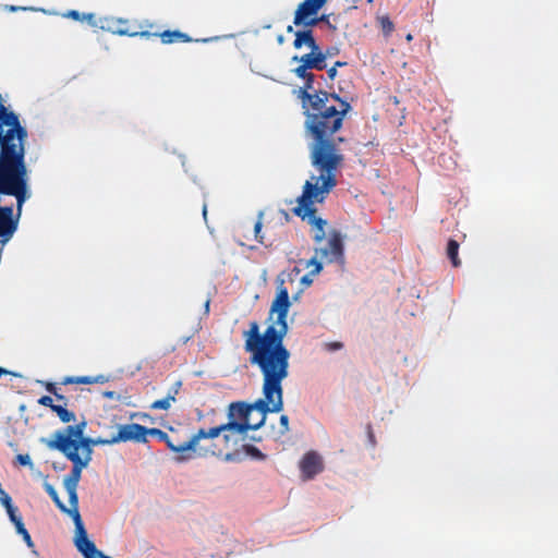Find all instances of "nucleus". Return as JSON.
I'll return each instance as SVG.
<instances>
[{"label": "nucleus", "mask_w": 558, "mask_h": 558, "mask_svg": "<svg viewBox=\"0 0 558 558\" xmlns=\"http://www.w3.org/2000/svg\"><path fill=\"white\" fill-rule=\"evenodd\" d=\"M459 243L450 239L447 244V257L450 259L453 267H459L461 265V260L458 256L459 253Z\"/></svg>", "instance_id": "nucleus-21"}, {"label": "nucleus", "mask_w": 558, "mask_h": 558, "mask_svg": "<svg viewBox=\"0 0 558 558\" xmlns=\"http://www.w3.org/2000/svg\"><path fill=\"white\" fill-rule=\"evenodd\" d=\"M324 348L329 352H333L341 350L343 348V343L340 341L326 342L324 343Z\"/></svg>", "instance_id": "nucleus-30"}, {"label": "nucleus", "mask_w": 558, "mask_h": 558, "mask_svg": "<svg viewBox=\"0 0 558 558\" xmlns=\"http://www.w3.org/2000/svg\"><path fill=\"white\" fill-rule=\"evenodd\" d=\"M342 258L343 243L341 234L338 231H332L327 244L315 248V255L307 260L306 267H313L310 271L311 275H318L323 269V260L327 263H335Z\"/></svg>", "instance_id": "nucleus-6"}, {"label": "nucleus", "mask_w": 558, "mask_h": 558, "mask_svg": "<svg viewBox=\"0 0 558 558\" xmlns=\"http://www.w3.org/2000/svg\"><path fill=\"white\" fill-rule=\"evenodd\" d=\"M66 407L68 405L64 404H56L51 410L63 423H70L75 420V414L72 411H69Z\"/></svg>", "instance_id": "nucleus-22"}, {"label": "nucleus", "mask_w": 558, "mask_h": 558, "mask_svg": "<svg viewBox=\"0 0 558 558\" xmlns=\"http://www.w3.org/2000/svg\"><path fill=\"white\" fill-rule=\"evenodd\" d=\"M304 85L300 88V98L303 100V104H310L314 100V96H322V94H330L326 90H316L314 88L315 75L313 73H308V76L304 77Z\"/></svg>", "instance_id": "nucleus-16"}, {"label": "nucleus", "mask_w": 558, "mask_h": 558, "mask_svg": "<svg viewBox=\"0 0 558 558\" xmlns=\"http://www.w3.org/2000/svg\"><path fill=\"white\" fill-rule=\"evenodd\" d=\"M210 39L209 38H204V39H195V41H202V43H207L209 41Z\"/></svg>", "instance_id": "nucleus-51"}, {"label": "nucleus", "mask_w": 558, "mask_h": 558, "mask_svg": "<svg viewBox=\"0 0 558 558\" xmlns=\"http://www.w3.org/2000/svg\"><path fill=\"white\" fill-rule=\"evenodd\" d=\"M54 505L57 506V508L63 512V513H66L68 514V507L62 502V500L60 499L59 496H57V499H52Z\"/></svg>", "instance_id": "nucleus-35"}, {"label": "nucleus", "mask_w": 558, "mask_h": 558, "mask_svg": "<svg viewBox=\"0 0 558 558\" xmlns=\"http://www.w3.org/2000/svg\"><path fill=\"white\" fill-rule=\"evenodd\" d=\"M86 422H81L76 425H69L63 429L56 430L51 438L43 439L41 441L51 450L60 452L76 451L75 441L84 436Z\"/></svg>", "instance_id": "nucleus-8"}, {"label": "nucleus", "mask_w": 558, "mask_h": 558, "mask_svg": "<svg viewBox=\"0 0 558 558\" xmlns=\"http://www.w3.org/2000/svg\"><path fill=\"white\" fill-rule=\"evenodd\" d=\"M368 437H369V440L374 444V435H373V432H372V427L371 425H368Z\"/></svg>", "instance_id": "nucleus-47"}, {"label": "nucleus", "mask_w": 558, "mask_h": 558, "mask_svg": "<svg viewBox=\"0 0 558 558\" xmlns=\"http://www.w3.org/2000/svg\"><path fill=\"white\" fill-rule=\"evenodd\" d=\"M238 453L236 452H228L223 456V460L226 462H232L238 460Z\"/></svg>", "instance_id": "nucleus-40"}, {"label": "nucleus", "mask_w": 558, "mask_h": 558, "mask_svg": "<svg viewBox=\"0 0 558 558\" xmlns=\"http://www.w3.org/2000/svg\"><path fill=\"white\" fill-rule=\"evenodd\" d=\"M326 2L327 0H304L294 13V25L300 26L306 19L317 14Z\"/></svg>", "instance_id": "nucleus-13"}, {"label": "nucleus", "mask_w": 558, "mask_h": 558, "mask_svg": "<svg viewBox=\"0 0 558 558\" xmlns=\"http://www.w3.org/2000/svg\"><path fill=\"white\" fill-rule=\"evenodd\" d=\"M292 61L304 62L310 70L315 69L322 71L327 66L326 54H323L319 47L317 50H311V52L303 54L302 57L294 56Z\"/></svg>", "instance_id": "nucleus-14"}, {"label": "nucleus", "mask_w": 558, "mask_h": 558, "mask_svg": "<svg viewBox=\"0 0 558 558\" xmlns=\"http://www.w3.org/2000/svg\"><path fill=\"white\" fill-rule=\"evenodd\" d=\"M337 53H338V49L337 48H327L326 51L323 52V54H326V59L328 57H333Z\"/></svg>", "instance_id": "nucleus-42"}, {"label": "nucleus", "mask_w": 558, "mask_h": 558, "mask_svg": "<svg viewBox=\"0 0 558 558\" xmlns=\"http://www.w3.org/2000/svg\"><path fill=\"white\" fill-rule=\"evenodd\" d=\"M44 487H45V490L47 492V494L51 497V499H57V496H59V495L51 484L46 483L44 485Z\"/></svg>", "instance_id": "nucleus-33"}, {"label": "nucleus", "mask_w": 558, "mask_h": 558, "mask_svg": "<svg viewBox=\"0 0 558 558\" xmlns=\"http://www.w3.org/2000/svg\"><path fill=\"white\" fill-rule=\"evenodd\" d=\"M327 75L330 80H335L337 76V68L332 65L330 69H328Z\"/></svg>", "instance_id": "nucleus-43"}, {"label": "nucleus", "mask_w": 558, "mask_h": 558, "mask_svg": "<svg viewBox=\"0 0 558 558\" xmlns=\"http://www.w3.org/2000/svg\"><path fill=\"white\" fill-rule=\"evenodd\" d=\"M83 20L87 21L93 26H97V23L95 22V14H93V13L83 14V17L81 21H83Z\"/></svg>", "instance_id": "nucleus-37"}, {"label": "nucleus", "mask_w": 558, "mask_h": 558, "mask_svg": "<svg viewBox=\"0 0 558 558\" xmlns=\"http://www.w3.org/2000/svg\"><path fill=\"white\" fill-rule=\"evenodd\" d=\"M151 37H160L161 43L166 45L173 43H191L194 40L187 34L180 31H165L161 33L156 32L151 33Z\"/></svg>", "instance_id": "nucleus-18"}, {"label": "nucleus", "mask_w": 558, "mask_h": 558, "mask_svg": "<svg viewBox=\"0 0 558 558\" xmlns=\"http://www.w3.org/2000/svg\"><path fill=\"white\" fill-rule=\"evenodd\" d=\"M38 403L45 407H48L52 410V407L56 404L53 403V399L50 396H43L38 399Z\"/></svg>", "instance_id": "nucleus-32"}, {"label": "nucleus", "mask_w": 558, "mask_h": 558, "mask_svg": "<svg viewBox=\"0 0 558 558\" xmlns=\"http://www.w3.org/2000/svg\"><path fill=\"white\" fill-rule=\"evenodd\" d=\"M64 488L69 495L70 508H68V514L73 519V522L76 523L77 515H81L78 511L77 487L64 486Z\"/></svg>", "instance_id": "nucleus-20"}, {"label": "nucleus", "mask_w": 558, "mask_h": 558, "mask_svg": "<svg viewBox=\"0 0 558 558\" xmlns=\"http://www.w3.org/2000/svg\"><path fill=\"white\" fill-rule=\"evenodd\" d=\"M412 38H413V37H412V35H411V34H409V35L407 36V40H408V41H411V40H412Z\"/></svg>", "instance_id": "nucleus-53"}, {"label": "nucleus", "mask_w": 558, "mask_h": 558, "mask_svg": "<svg viewBox=\"0 0 558 558\" xmlns=\"http://www.w3.org/2000/svg\"><path fill=\"white\" fill-rule=\"evenodd\" d=\"M8 374H11V375H14V376H17V374L15 373H12L3 367L0 366V377L3 376V375H8Z\"/></svg>", "instance_id": "nucleus-45"}, {"label": "nucleus", "mask_w": 558, "mask_h": 558, "mask_svg": "<svg viewBox=\"0 0 558 558\" xmlns=\"http://www.w3.org/2000/svg\"><path fill=\"white\" fill-rule=\"evenodd\" d=\"M250 363L258 366L263 376L264 399H258L252 404L245 402H232L228 408L229 421L225 424L205 429V441L217 438L221 433L226 445L231 441V434H245L247 430L260 428L267 413H278L283 409L282 381L289 376V369L274 368L250 356Z\"/></svg>", "instance_id": "nucleus-2"}, {"label": "nucleus", "mask_w": 558, "mask_h": 558, "mask_svg": "<svg viewBox=\"0 0 558 558\" xmlns=\"http://www.w3.org/2000/svg\"><path fill=\"white\" fill-rule=\"evenodd\" d=\"M205 308H206V312H208V310H209V300L206 301Z\"/></svg>", "instance_id": "nucleus-52"}, {"label": "nucleus", "mask_w": 558, "mask_h": 558, "mask_svg": "<svg viewBox=\"0 0 558 558\" xmlns=\"http://www.w3.org/2000/svg\"><path fill=\"white\" fill-rule=\"evenodd\" d=\"M16 532L23 537L24 542L28 547H34V543L28 531L25 529L24 523H20L15 526Z\"/></svg>", "instance_id": "nucleus-24"}, {"label": "nucleus", "mask_w": 558, "mask_h": 558, "mask_svg": "<svg viewBox=\"0 0 558 558\" xmlns=\"http://www.w3.org/2000/svg\"><path fill=\"white\" fill-rule=\"evenodd\" d=\"M99 27L113 35L150 38L151 32L148 28H153V24L147 22L143 24L137 21H130L120 17H105L100 20Z\"/></svg>", "instance_id": "nucleus-7"}, {"label": "nucleus", "mask_w": 558, "mask_h": 558, "mask_svg": "<svg viewBox=\"0 0 558 558\" xmlns=\"http://www.w3.org/2000/svg\"><path fill=\"white\" fill-rule=\"evenodd\" d=\"M147 435L157 437L160 441H163L171 451L178 453L179 456L175 457L177 462H183L194 457L206 458L209 456L220 457L222 454L221 449L217 448L215 445L202 442L205 441V428H199L190 439L184 441H179L173 436L155 427L147 428Z\"/></svg>", "instance_id": "nucleus-4"}, {"label": "nucleus", "mask_w": 558, "mask_h": 558, "mask_svg": "<svg viewBox=\"0 0 558 558\" xmlns=\"http://www.w3.org/2000/svg\"><path fill=\"white\" fill-rule=\"evenodd\" d=\"M348 63L344 62V61H337L335 62L333 66L336 68H341V66H345Z\"/></svg>", "instance_id": "nucleus-46"}, {"label": "nucleus", "mask_w": 558, "mask_h": 558, "mask_svg": "<svg viewBox=\"0 0 558 558\" xmlns=\"http://www.w3.org/2000/svg\"><path fill=\"white\" fill-rule=\"evenodd\" d=\"M300 470L305 480H312L324 470L322 457L315 451L305 453L300 461Z\"/></svg>", "instance_id": "nucleus-12"}, {"label": "nucleus", "mask_w": 558, "mask_h": 558, "mask_svg": "<svg viewBox=\"0 0 558 558\" xmlns=\"http://www.w3.org/2000/svg\"><path fill=\"white\" fill-rule=\"evenodd\" d=\"M295 38L293 41V47L295 49H300L303 46L308 47L311 50H317L319 47L314 38V34L312 29L296 31L294 32Z\"/></svg>", "instance_id": "nucleus-17"}, {"label": "nucleus", "mask_w": 558, "mask_h": 558, "mask_svg": "<svg viewBox=\"0 0 558 558\" xmlns=\"http://www.w3.org/2000/svg\"><path fill=\"white\" fill-rule=\"evenodd\" d=\"M263 215L260 214L259 215V218L257 219V221L255 222L254 225V233H255V239L260 243V244H265V241H264V236L262 234V227H263Z\"/></svg>", "instance_id": "nucleus-26"}, {"label": "nucleus", "mask_w": 558, "mask_h": 558, "mask_svg": "<svg viewBox=\"0 0 558 558\" xmlns=\"http://www.w3.org/2000/svg\"><path fill=\"white\" fill-rule=\"evenodd\" d=\"M280 425L282 427L281 433L286 434L289 430V417L287 415L280 416Z\"/></svg>", "instance_id": "nucleus-34"}, {"label": "nucleus", "mask_w": 558, "mask_h": 558, "mask_svg": "<svg viewBox=\"0 0 558 558\" xmlns=\"http://www.w3.org/2000/svg\"><path fill=\"white\" fill-rule=\"evenodd\" d=\"M98 445H110L109 438H90V437H82L75 441V447H77V451L82 449L81 459H88V462L92 461L93 454V446Z\"/></svg>", "instance_id": "nucleus-15"}, {"label": "nucleus", "mask_w": 558, "mask_h": 558, "mask_svg": "<svg viewBox=\"0 0 558 558\" xmlns=\"http://www.w3.org/2000/svg\"><path fill=\"white\" fill-rule=\"evenodd\" d=\"M19 410H20V412H24L26 410V405L25 404H21Z\"/></svg>", "instance_id": "nucleus-50"}, {"label": "nucleus", "mask_w": 558, "mask_h": 558, "mask_svg": "<svg viewBox=\"0 0 558 558\" xmlns=\"http://www.w3.org/2000/svg\"><path fill=\"white\" fill-rule=\"evenodd\" d=\"M319 22L318 19H306L304 23H302L301 25L305 26V27H312V26H315L317 23Z\"/></svg>", "instance_id": "nucleus-41"}, {"label": "nucleus", "mask_w": 558, "mask_h": 558, "mask_svg": "<svg viewBox=\"0 0 558 558\" xmlns=\"http://www.w3.org/2000/svg\"><path fill=\"white\" fill-rule=\"evenodd\" d=\"M287 32H288V33H294L293 26L289 25V26L287 27Z\"/></svg>", "instance_id": "nucleus-49"}, {"label": "nucleus", "mask_w": 558, "mask_h": 558, "mask_svg": "<svg viewBox=\"0 0 558 558\" xmlns=\"http://www.w3.org/2000/svg\"><path fill=\"white\" fill-rule=\"evenodd\" d=\"M147 427L137 424V423H131V424H124L120 425L118 428V433L109 438L110 445H114L118 442H126V441H134V442H146L147 441Z\"/></svg>", "instance_id": "nucleus-10"}, {"label": "nucleus", "mask_w": 558, "mask_h": 558, "mask_svg": "<svg viewBox=\"0 0 558 558\" xmlns=\"http://www.w3.org/2000/svg\"><path fill=\"white\" fill-rule=\"evenodd\" d=\"M308 68L306 66V64L304 62H300V65L296 66L294 70H293V73L300 77V78H304L306 76H308Z\"/></svg>", "instance_id": "nucleus-29"}, {"label": "nucleus", "mask_w": 558, "mask_h": 558, "mask_svg": "<svg viewBox=\"0 0 558 558\" xmlns=\"http://www.w3.org/2000/svg\"><path fill=\"white\" fill-rule=\"evenodd\" d=\"M7 513L10 518V521L14 524V526H16L20 523H23L22 517L17 514V508L15 506L7 509Z\"/></svg>", "instance_id": "nucleus-28"}, {"label": "nucleus", "mask_w": 558, "mask_h": 558, "mask_svg": "<svg viewBox=\"0 0 558 558\" xmlns=\"http://www.w3.org/2000/svg\"><path fill=\"white\" fill-rule=\"evenodd\" d=\"M27 130L19 114L4 105L0 94V144H26Z\"/></svg>", "instance_id": "nucleus-5"}, {"label": "nucleus", "mask_w": 558, "mask_h": 558, "mask_svg": "<svg viewBox=\"0 0 558 558\" xmlns=\"http://www.w3.org/2000/svg\"><path fill=\"white\" fill-rule=\"evenodd\" d=\"M379 24L384 33L387 35L390 34L395 28L392 21L388 16H381L379 19Z\"/></svg>", "instance_id": "nucleus-27"}, {"label": "nucleus", "mask_w": 558, "mask_h": 558, "mask_svg": "<svg viewBox=\"0 0 558 558\" xmlns=\"http://www.w3.org/2000/svg\"><path fill=\"white\" fill-rule=\"evenodd\" d=\"M206 214H207V209H206V206H204V208H203V215H204V217H206Z\"/></svg>", "instance_id": "nucleus-54"}, {"label": "nucleus", "mask_w": 558, "mask_h": 558, "mask_svg": "<svg viewBox=\"0 0 558 558\" xmlns=\"http://www.w3.org/2000/svg\"><path fill=\"white\" fill-rule=\"evenodd\" d=\"M318 20H319V22H326V23L329 22L327 15H322Z\"/></svg>", "instance_id": "nucleus-48"}, {"label": "nucleus", "mask_w": 558, "mask_h": 558, "mask_svg": "<svg viewBox=\"0 0 558 558\" xmlns=\"http://www.w3.org/2000/svg\"><path fill=\"white\" fill-rule=\"evenodd\" d=\"M243 450L251 457L256 459H264L265 454L255 446L253 445H244Z\"/></svg>", "instance_id": "nucleus-25"}, {"label": "nucleus", "mask_w": 558, "mask_h": 558, "mask_svg": "<svg viewBox=\"0 0 558 558\" xmlns=\"http://www.w3.org/2000/svg\"><path fill=\"white\" fill-rule=\"evenodd\" d=\"M108 380H109L108 376L99 374L97 376L65 377L62 380V385H71V384H81V385L105 384Z\"/></svg>", "instance_id": "nucleus-19"}, {"label": "nucleus", "mask_w": 558, "mask_h": 558, "mask_svg": "<svg viewBox=\"0 0 558 558\" xmlns=\"http://www.w3.org/2000/svg\"><path fill=\"white\" fill-rule=\"evenodd\" d=\"M102 396H104L105 398H107V399H114V398H117V395H116V392H114V391H105V392L102 393Z\"/></svg>", "instance_id": "nucleus-44"}, {"label": "nucleus", "mask_w": 558, "mask_h": 558, "mask_svg": "<svg viewBox=\"0 0 558 558\" xmlns=\"http://www.w3.org/2000/svg\"><path fill=\"white\" fill-rule=\"evenodd\" d=\"M76 519V523H74V544L77 550L84 556V558H111L109 556L104 555L99 549H97L94 542L88 539L87 532L85 530L81 515H77Z\"/></svg>", "instance_id": "nucleus-9"}, {"label": "nucleus", "mask_w": 558, "mask_h": 558, "mask_svg": "<svg viewBox=\"0 0 558 558\" xmlns=\"http://www.w3.org/2000/svg\"><path fill=\"white\" fill-rule=\"evenodd\" d=\"M327 25H328V27H329V28H331V29H336V27H335V26H332V25L330 24V22H328V23H327Z\"/></svg>", "instance_id": "nucleus-55"}, {"label": "nucleus", "mask_w": 558, "mask_h": 558, "mask_svg": "<svg viewBox=\"0 0 558 558\" xmlns=\"http://www.w3.org/2000/svg\"><path fill=\"white\" fill-rule=\"evenodd\" d=\"M16 461L19 462L20 465L31 466V468L33 466L32 459L28 454H17Z\"/></svg>", "instance_id": "nucleus-31"}, {"label": "nucleus", "mask_w": 558, "mask_h": 558, "mask_svg": "<svg viewBox=\"0 0 558 558\" xmlns=\"http://www.w3.org/2000/svg\"><path fill=\"white\" fill-rule=\"evenodd\" d=\"M54 397H56L57 401L60 402V404L69 405V398L65 397L64 395H62L58 391L57 395H54Z\"/></svg>", "instance_id": "nucleus-39"}, {"label": "nucleus", "mask_w": 558, "mask_h": 558, "mask_svg": "<svg viewBox=\"0 0 558 558\" xmlns=\"http://www.w3.org/2000/svg\"><path fill=\"white\" fill-rule=\"evenodd\" d=\"M45 388L53 396L57 395V392L60 390L54 383H47Z\"/></svg>", "instance_id": "nucleus-38"}, {"label": "nucleus", "mask_w": 558, "mask_h": 558, "mask_svg": "<svg viewBox=\"0 0 558 558\" xmlns=\"http://www.w3.org/2000/svg\"><path fill=\"white\" fill-rule=\"evenodd\" d=\"M278 41H279V43H282V41H283L282 36H279Z\"/></svg>", "instance_id": "nucleus-56"}, {"label": "nucleus", "mask_w": 558, "mask_h": 558, "mask_svg": "<svg viewBox=\"0 0 558 558\" xmlns=\"http://www.w3.org/2000/svg\"><path fill=\"white\" fill-rule=\"evenodd\" d=\"M351 105L337 93L314 96L310 104H303L304 131L311 140L308 144L312 166L319 172L311 175L298 197L293 214L306 220L314 228L313 240L319 244L325 240L327 221L316 216L315 204H322L337 185V172L344 158L338 145L344 142L336 134L342 129L344 118Z\"/></svg>", "instance_id": "nucleus-1"}, {"label": "nucleus", "mask_w": 558, "mask_h": 558, "mask_svg": "<svg viewBox=\"0 0 558 558\" xmlns=\"http://www.w3.org/2000/svg\"><path fill=\"white\" fill-rule=\"evenodd\" d=\"M175 400L174 395H168L167 397L156 400L151 403L150 409L153 410H168L171 407V402Z\"/></svg>", "instance_id": "nucleus-23"}, {"label": "nucleus", "mask_w": 558, "mask_h": 558, "mask_svg": "<svg viewBox=\"0 0 558 558\" xmlns=\"http://www.w3.org/2000/svg\"><path fill=\"white\" fill-rule=\"evenodd\" d=\"M290 305L289 291L281 281L269 312V319L277 314L276 320L263 333H260L259 324L256 320L251 322L248 329L243 331L245 352L264 365L278 367L280 371L289 369L290 352L283 344V339L288 333L287 316Z\"/></svg>", "instance_id": "nucleus-3"}, {"label": "nucleus", "mask_w": 558, "mask_h": 558, "mask_svg": "<svg viewBox=\"0 0 558 558\" xmlns=\"http://www.w3.org/2000/svg\"><path fill=\"white\" fill-rule=\"evenodd\" d=\"M61 453L73 463L72 470L65 476L63 484L64 486L77 487L83 469L89 464L88 459H81V454L73 450Z\"/></svg>", "instance_id": "nucleus-11"}, {"label": "nucleus", "mask_w": 558, "mask_h": 558, "mask_svg": "<svg viewBox=\"0 0 558 558\" xmlns=\"http://www.w3.org/2000/svg\"><path fill=\"white\" fill-rule=\"evenodd\" d=\"M66 17L73 19L75 21H81L83 17V14H81L78 11L71 10L68 13H65Z\"/></svg>", "instance_id": "nucleus-36"}]
</instances>
